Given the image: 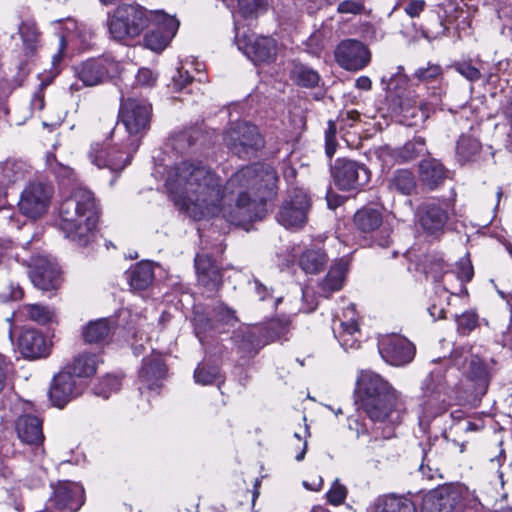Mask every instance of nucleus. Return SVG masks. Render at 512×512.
<instances>
[{
  "label": "nucleus",
  "mask_w": 512,
  "mask_h": 512,
  "mask_svg": "<svg viewBox=\"0 0 512 512\" xmlns=\"http://www.w3.org/2000/svg\"><path fill=\"white\" fill-rule=\"evenodd\" d=\"M277 180L270 165L256 163L238 170L224 186L203 160L188 159L169 170L166 187L175 205L192 219L222 217L242 226L263 217L264 202Z\"/></svg>",
  "instance_id": "1"
},
{
  "label": "nucleus",
  "mask_w": 512,
  "mask_h": 512,
  "mask_svg": "<svg viewBox=\"0 0 512 512\" xmlns=\"http://www.w3.org/2000/svg\"><path fill=\"white\" fill-rule=\"evenodd\" d=\"M98 219L93 193L77 188L61 203L57 225L66 239L78 246H86L94 239Z\"/></svg>",
  "instance_id": "2"
},
{
  "label": "nucleus",
  "mask_w": 512,
  "mask_h": 512,
  "mask_svg": "<svg viewBox=\"0 0 512 512\" xmlns=\"http://www.w3.org/2000/svg\"><path fill=\"white\" fill-rule=\"evenodd\" d=\"M357 392L361 407L372 421L399 420L401 399L380 375L362 371L357 379Z\"/></svg>",
  "instance_id": "3"
},
{
  "label": "nucleus",
  "mask_w": 512,
  "mask_h": 512,
  "mask_svg": "<svg viewBox=\"0 0 512 512\" xmlns=\"http://www.w3.org/2000/svg\"><path fill=\"white\" fill-rule=\"evenodd\" d=\"M148 27V10L139 5L124 4L108 14L110 37L121 43L134 39Z\"/></svg>",
  "instance_id": "4"
},
{
  "label": "nucleus",
  "mask_w": 512,
  "mask_h": 512,
  "mask_svg": "<svg viewBox=\"0 0 512 512\" xmlns=\"http://www.w3.org/2000/svg\"><path fill=\"white\" fill-rule=\"evenodd\" d=\"M138 149V140L122 144V147L112 145L108 139L95 141L90 145L87 156L90 162L100 169L112 172L122 171L131 161L133 153Z\"/></svg>",
  "instance_id": "5"
},
{
  "label": "nucleus",
  "mask_w": 512,
  "mask_h": 512,
  "mask_svg": "<svg viewBox=\"0 0 512 512\" xmlns=\"http://www.w3.org/2000/svg\"><path fill=\"white\" fill-rule=\"evenodd\" d=\"M152 116V106L144 99L127 98L122 99L119 119L129 134L127 142L132 139H140L148 131Z\"/></svg>",
  "instance_id": "6"
},
{
  "label": "nucleus",
  "mask_w": 512,
  "mask_h": 512,
  "mask_svg": "<svg viewBox=\"0 0 512 512\" xmlns=\"http://www.w3.org/2000/svg\"><path fill=\"white\" fill-rule=\"evenodd\" d=\"M470 502L462 486H444L424 495L421 512H464Z\"/></svg>",
  "instance_id": "7"
},
{
  "label": "nucleus",
  "mask_w": 512,
  "mask_h": 512,
  "mask_svg": "<svg viewBox=\"0 0 512 512\" xmlns=\"http://www.w3.org/2000/svg\"><path fill=\"white\" fill-rule=\"evenodd\" d=\"M224 141L230 151L241 158L249 157L263 145L257 127L245 121L232 123Z\"/></svg>",
  "instance_id": "8"
},
{
  "label": "nucleus",
  "mask_w": 512,
  "mask_h": 512,
  "mask_svg": "<svg viewBox=\"0 0 512 512\" xmlns=\"http://www.w3.org/2000/svg\"><path fill=\"white\" fill-rule=\"evenodd\" d=\"M152 30L145 36L146 46L155 51L164 50L179 28V21L163 11H148V27Z\"/></svg>",
  "instance_id": "9"
},
{
  "label": "nucleus",
  "mask_w": 512,
  "mask_h": 512,
  "mask_svg": "<svg viewBox=\"0 0 512 512\" xmlns=\"http://www.w3.org/2000/svg\"><path fill=\"white\" fill-rule=\"evenodd\" d=\"M423 412L427 418L435 417L447 410L450 404L446 381L440 370L433 371L424 382Z\"/></svg>",
  "instance_id": "10"
},
{
  "label": "nucleus",
  "mask_w": 512,
  "mask_h": 512,
  "mask_svg": "<svg viewBox=\"0 0 512 512\" xmlns=\"http://www.w3.org/2000/svg\"><path fill=\"white\" fill-rule=\"evenodd\" d=\"M236 44L254 64L268 63L275 59L277 43L271 37L254 34H236Z\"/></svg>",
  "instance_id": "11"
},
{
  "label": "nucleus",
  "mask_w": 512,
  "mask_h": 512,
  "mask_svg": "<svg viewBox=\"0 0 512 512\" xmlns=\"http://www.w3.org/2000/svg\"><path fill=\"white\" fill-rule=\"evenodd\" d=\"M51 197V187L40 182L29 183L21 193L19 211L30 219H37L47 211Z\"/></svg>",
  "instance_id": "12"
},
{
  "label": "nucleus",
  "mask_w": 512,
  "mask_h": 512,
  "mask_svg": "<svg viewBox=\"0 0 512 512\" xmlns=\"http://www.w3.org/2000/svg\"><path fill=\"white\" fill-rule=\"evenodd\" d=\"M332 175L336 186L344 191L357 190L370 179L369 171L364 165L347 159L336 160Z\"/></svg>",
  "instance_id": "13"
},
{
  "label": "nucleus",
  "mask_w": 512,
  "mask_h": 512,
  "mask_svg": "<svg viewBox=\"0 0 512 512\" xmlns=\"http://www.w3.org/2000/svg\"><path fill=\"white\" fill-rule=\"evenodd\" d=\"M379 352L382 358L394 366L410 363L415 356L414 345L405 337L391 334L379 339Z\"/></svg>",
  "instance_id": "14"
},
{
  "label": "nucleus",
  "mask_w": 512,
  "mask_h": 512,
  "mask_svg": "<svg viewBox=\"0 0 512 512\" xmlns=\"http://www.w3.org/2000/svg\"><path fill=\"white\" fill-rule=\"evenodd\" d=\"M332 330L334 336L344 350L358 349L360 347L361 332L356 319V310L353 304H349L342 316H336Z\"/></svg>",
  "instance_id": "15"
},
{
  "label": "nucleus",
  "mask_w": 512,
  "mask_h": 512,
  "mask_svg": "<svg viewBox=\"0 0 512 512\" xmlns=\"http://www.w3.org/2000/svg\"><path fill=\"white\" fill-rule=\"evenodd\" d=\"M309 208L310 199L308 195L302 191L296 192L280 208L277 221L286 229L302 228L307 222Z\"/></svg>",
  "instance_id": "16"
},
{
  "label": "nucleus",
  "mask_w": 512,
  "mask_h": 512,
  "mask_svg": "<svg viewBox=\"0 0 512 512\" xmlns=\"http://www.w3.org/2000/svg\"><path fill=\"white\" fill-rule=\"evenodd\" d=\"M118 70L114 61L101 57L89 59L75 67V74L85 86H96L113 76Z\"/></svg>",
  "instance_id": "17"
},
{
  "label": "nucleus",
  "mask_w": 512,
  "mask_h": 512,
  "mask_svg": "<svg viewBox=\"0 0 512 512\" xmlns=\"http://www.w3.org/2000/svg\"><path fill=\"white\" fill-rule=\"evenodd\" d=\"M335 57L341 67L350 71H358L366 67L371 54L368 48L356 40H346L336 49Z\"/></svg>",
  "instance_id": "18"
},
{
  "label": "nucleus",
  "mask_w": 512,
  "mask_h": 512,
  "mask_svg": "<svg viewBox=\"0 0 512 512\" xmlns=\"http://www.w3.org/2000/svg\"><path fill=\"white\" fill-rule=\"evenodd\" d=\"M463 373L473 384V394L476 397L483 396L490 382L491 364L484 362L479 356L471 354L465 360Z\"/></svg>",
  "instance_id": "19"
},
{
  "label": "nucleus",
  "mask_w": 512,
  "mask_h": 512,
  "mask_svg": "<svg viewBox=\"0 0 512 512\" xmlns=\"http://www.w3.org/2000/svg\"><path fill=\"white\" fill-rule=\"evenodd\" d=\"M53 499L57 508L76 512L84 503V489L75 482H59L53 487Z\"/></svg>",
  "instance_id": "20"
},
{
  "label": "nucleus",
  "mask_w": 512,
  "mask_h": 512,
  "mask_svg": "<svg viewBox=\"0 0 512 512\" xmlns=\"http://www.w3.org/2000/svg\"><path fill=\"white\" fill-rule=\"evenodd\" d=\"M76 381L70 371H61L53 379L49 397L56 407H64L79 394Z\"/></svg>",
  "instance_id": "21"
},
{
  "label": "nucleus",
  "mask_w": 512,
  "mask_h": 512,
  "mask_svg": "<svg viewBox=\"0 0 512 512\" xmlns=\"http://www.w3.org/2000/svg\"><path fill=\"white\" fill-rule=\"evenodd\" d=\"M18 349L27 359H38L49 354V346L44 336L35 329H26L21 333Z\"/></svg>",
  "instance_id": "22"
},
{
  "label": "nucleus",
  "mask_w": 512,
  "mask_h": 512,
  "mask_svg": "<svg viewBox=\"0 0 512 512\" xmlns=\"http://www.w3.org/2000/svg\"><path fill=\"white\" fill-rule=\"evenodd\" d=\"M417 218L420 226L428 234H436L442 231L447 222L448 215L444 208L436 203H426L417 210Z\"/></svg>",
  "instance_id": "23"
},
{
  "label": "nucleus",
  "mask_w": 512,
  "mask_h": 512,
  "mask_svg": "<svg viewBox=\"0 0 512 512\" xmlns=\"http://www.w3.org/2000/svg\"><path fill=\"white\" fill-rule=\"evenodd\" d=\"M429 116L428 105L418 97H406L400 102V122L408 127L422 125Z\"/></svg>",
  "instance_id": "24"
},
{
  "label": "nucleus",
  "mask_w": 512,
  "mask_h": 512,
  "mask_svg": "<svg viewBox=\"0 0 512 512\" xmlns=\"http://www.w3.org/2000/svg\"><path fill=\"white\" fill-rule=\"evenodd\" d=\"M195 268L200 285L208 291H215L220 287L222 283L220 268L209 256L197 255L195 258Z\"/></svg>",
  "instance_id": "25"
},
{
  "label": "nucleus",
  "mask_w": 512,
  "mask_h": 512,
  "mask_svg": "<svg viewBox=\"0 0 512 512\" xmlns=\"http://www.w3.org/2000/svg\"><path fill=\"white\" fill-rule=\"evenodd\" d=\"M427 151L425 139L422 137H415L411 141L406 142L401 148L387 149L382 152L384 161L388 158L402 163L416 159Z\"/></svg>",
  "instance_id": "26"
},
{
  "label": "nucleus",
  "mask_w": 512,
  "mask_h": 512,
  "mask_svg": "<svg viewBox=\"0 0 512 512\" xmlns=\"http://www.w3.org/2000/svg\"><path fill=\"white\" fill-rule=\"evenodd\" d=\"M59 271L55 264L40 259L31 272L33 284L44 291L55 288L58 282Z\"/></svg>",
  "instance_id": "27"
},
{
  "label": "nucleus",
  "mask_w": 512,
  "mask_h": 512,
  "mask_svg": "<svg viewBox=\"0 0 512 512\" xmlns=\"http://www.w3.org/2000/svg\"><path fill=\"white\" fill-rule=\"evenodd\" d=\"M16 430L19 438L28 444H40L44 439L42 422L36 416L24 415L18 418Z\"/></svg>",
  "instance_id": "28"
},
{
  "label": "nucleus",
  "mask_w": 512,
  "mask_h": 512,
  "mask_svg": "<svg viewBox=\"0 0 512 512\" xmlns=\"http://www.w3.org/2000/svg\"><path fill=\"white\" fill-rule=\"evenodd\" d=\"M166 375V366L160 354L147 357L143 360V366L140 370V379L146 384L148 389H154L158 386V381Z\"/></svg>",
  "instance_id": "29"
},
{
  "label": "nucleus",
  "mask_w": 512,
  "mask_h": 512,
  "mask_svg": "<svg viewBox=\"0 0 512 512\" xmlns=\"http://www.w3.org/2000/svg\"><path fill=\"white\" fill-rule=\"evenodd\" d=\"M420 178L430 189L438 187L446 178V169L437 159H426L419 166Z\"/></svg>",
  "instance_id": "30"
},
{
  "label": "nucleus",
  "mask_w": 512,
  "mask_h": 512,
  "mask_svg": "<svg viewBox=\"0 0 512 512\" xmlns=\"http://www.w3.org/2000/svg\"><path fill=\"white\" fill-rule=\"evenodd\" d=\"M31 173L30 167L21 160H9L0 167V183L7 188L16 182L24 180Z\"/></svg>",
  "instance_id": "31"
},
{
  "label": "nucleus",
  "mask_w": 512,
  "mask_h": 512,
  "mask_svg": "<svg viewBox=\"0 0 512 512\" xmlns=\"http://www.w3.org/2000/svg\"><path fill=\"white\" fill-rule=\"evenodd\" d=\"M382 222V212L375 207L365 206L359 209L354 215L355 227L363 233L375 231L381 226Z\"/></svg>",
  "instance_id": "32"
},
{
  "label": "nucleus",
  "mask_w": 512,
  "mask_h": 512,
  "mask_svg": "<svg viewBox=\"0 0 512 512\" xmlns=\"http://www.w3.org/2000/svg\"><path fill=\"white\" fill-rule=\"evenodd\" d=\"M126 277L131 288L144 290L152 283L154 278L152 264L148 261L137 263L126 272Z\"/></svg>",
  "instance_id": "33"
},
{
  "label": "nucleus",
  "mask_w": 512,
  "mask_h": 512,
  "mask_svg": "<svg viewBox=\"0 0 512 512\" xmlns=\"http://www.w3.org/2000/svg\"><path fill=\"white\" fill-rule=\"evenodd\" d=\"M346 272L347 265L343 261H339L332 265L320 285L321 295L329 297L331 293L340 290L343 286Z\"/></svg>",
  "instance_id": "34"
},
{
  "label": "nucleus",
  "mask_w": 512,
  "mask_h": 512,
  "mask_svg": "<svg viewBox=\"0 0 512 512\" xmlns=\"http://www.w3.org/2000/svg\"><path fill=\"white\" fill-rule=\"evenodd\" d=\"M374 512H417L412 501L406 497L386 495L379 498L375 504Z\"/></svg>",
  "instance_id": "35"
},
{
  "label": "nucleus",
  "mask_w": 512,
  "mask_h": 512,
  "mask_svg": "<svg viewBox=\"0 0 512 512\" xmlns=\"http://www.w3.org/2000/svg\"><path fill=\"white\" fill-rule=\"evenodd\" d=\"M19 34L23 42V49L27 56H32L40 47V32L33 20H25L19 26Z\"/></svg>",
  "instance_id": "36"
},
{
  "label": "nucleus",
  "mask_w": 512,
  "mask_h": 512,
  "mask_svg": "<svg viewBox=\"0 0 512 512\" xmlns=\"http://www.w3.org/2000/svg\"><path fill=\"white\" fill-rule=\"evenodd\" d=\"M290 78L299 86L313 88L318 85L320 76L311 67L300 62H293L290 68Z\"/></svg>",
  "instance_id": "37"
},
{
  "label": "nucleus",
  "mask_w": 512,
  "mask_h": 512,
  "mask_svg": "<svg viewBox=\"0 0 512 512\" xmlns=\"http://www.w3.org/2000/svg\"><path fill=\"white\" fill-rule=\"evenodd\" d=\"M111 331L112 325L108 319H98L84 327L83 338L88 343H100L109 337Z\"/></svg>",
  "instance_id": "38"
},
{
  "label": "nucleus",
  "mask_w": 512,
  "mask_h": 512,
  "mask_svg": "<svg viewBox=\"0 0 512 512\" xmlns=\"http://www.w3.org/2000/svg\"><path fill=\"white\" fill-rule=\"evenodd\" d=\"M327 262L326 254L321 249H307L299 258V266L305 273H319Z\"/></svg>",
  "instance_id": "39"
},
{
  "label": "nucleus",
  "mask_w": 512,
  "mask_h": 512,
  "mask_svg": "<svg viewBox=\"0 0 512 512\" xmlns=\"http://www.w3.org/2000/svg\"><path fill=\"white\" fill-rule=\"evenodd\" d=\"M98 365L97 356L94 354H80L75 359L73 364L66 368L65 371H70L73 377H90L95 374Z\"/></svg>",
  "instance_id": "40"
},
{
  "label": "nucleus",
  "mask_w": 512,
  "mask_h": 512,
  "mask_svg": "<svg viewBox=\"0 0 512 512\" xmlns=\"http://www.w3.org/2000/svg\"><path fill=\"white\" fill-rule=\"evenodd\" d=\"M416 188V180L411 171L400 169L395 171L389 180V189L403 195L411 194Z\"/></svg>",
  "instance_id": "41"
},
{
  "label": "nucleus",
  "mask_w": 512,
  "mask_h": 512,
  "mask_svg": "<svg viewBox=\"0 0 512 512\" xmlns=\"http://www.w3.org/2000/svg\"><path fill=\"white\" fill-rule=\"evenodd\" d=\"M55 24V29L59 34L61 51L66 45L76 42L78 38L82 37L77 22L74 19L67 18L65 20H59Z\"/></svg>",
  "instance_id": "42"
},
{
  "label": "nucleus",
  "mask_w": 512,
  "mask_h": 512,
  "mask_svg": "<svg viewBox=\"0 0 512 512\" xmlns=\"http://www.w3.org/2000/svg\"><path fill=\"white\" fill-rule=\"evenodd\" d=\"M443 268L444 265L442 262L435 263L431 266L429 273L433 274V278L436 281L442 282L444 291L451 295H458L461 292L456 283V274L450 271H445L443 274H440L439 272L442 271Z\"/></svg>",
  "instance_id": "43"
},
{
  "label": "nucleus",
  "mask_w": 512,
  "mask_h": 512,
  "mask_svg": "<svg viewBox=\"0 0 512 512\" xmlns=\"http://www.w3.org/2000/svg\"><path fill=\"white\" fill-rule=\"evenodd\" d=\"M22 313L38 324H47L54 321L55 312L47 306L28 304L23 306Z\"/></svg>",
  "instance_id": "44"
},
{
  "label": "nucleus",
  "mask_w": 512,
  "mask_h": 512,
  "mask_svg": "<svg viewBox=\"0 0 512 512\" xmlns=\"http://www.w3.org/2000/svg\"><path fill=\"white\" fill-rule=\"evenodd\" d=\"M219 377V369L216 366L199 365L194 372L196 383L201 385H210Z\"/></svg>",
  "instance_id": "45"
},
{
  "label": "nucleus",
  "mask_w": 512,
  "mask_h": 512,
  "mask_svg": "<svg viewBox=\"0 0 512 512\" xmlns=\"http://www.w3.org/2000/svg\"><path fill=\"white\" fill-rule=\"evenodd\" d=\"M456 283L460 292H467L465 284L469 282L474 274L473 267L468 259H462L457 264Z\"/></svg>",
  "instance_id": "46"
},
{
  "label": "nucleus",
  "mask_w": 512,
  "mask_h": 512,
  "mask_svg": "<svg viewBox=\"0 0 512 512\" xmlns=\"http://www.w3.org/2000/svg\"><path fill=\"white\" fill-rule=\"evenodd\" d=\"M458 332L469 334L478 324V315L474 311H466L456 317Z\"/></svg>",
  "instance_id": "47"
},
{
  "label": "nucleus",
  "mask_w": 512,
  "mask_h": 512,
  "mask_svg": "<svg viewBox=\"0 0 512 512\" xmlns=\"http://www.w3.org/2000/svg\"><path fill=\"white\" fill-rule=\"evenodd\" d=\"M454 69L470 82L478 81L482 74L470 61H459L453 65Z\"/></svg>",
  "instance_id": "48"
},
{
  "label": "nucleus",
  "mask_w": 512,
  "mask_h": 512,
  "mask_svg": "<svg viewBox=\"0 0 512 512\" xmlns=\"http://www.w3.org/2000/svg\"><path fill=\"white\" fill-rule=\"evenodd\" d=\"M414 76L420 81L430 82L442 76V68L440 65L429 63L427 67L418 68Z\"/></svg>",
  "instance_id": "49"
},
{
  "label": "nucleus",
  "mask_w": 512,
  "mask_h": 512,
  "mask_svg": "<svg viewBox=\"0 0 512 512\" xmlns=\"http://www.w3.org/2000/svg\"><path fill=\"white\" fill-rule=\"evenodd\" d=\"M365 10V0H343L337 6L339 14L360 15Z\"/></svg>",
  "instance_id": "50"
},
{
  "label": "nucleus",
  "mask_w": 512,
  "mask_h": 512,
  "mask_svg": "<svg viewBox=\"0 0 512 512\" xmlns=\"http://www.w3.org/2000/svg\"><path fill=\"white\" fill-rule=\"evenodd\" d=\"M347 496V489L336 479L327 492V500L332 505H340Z\"/></svg>",
  "instance_id": "51"
},
{
  "label": "nucleus",
  "mask_w": 512,
  "mask_h": 512,
  "mask_svg": "<svg viewBox=\"0 0 512 512\" xmlns=\"http://www.w3.org/2000/svg\"><path fill=\"white\" fill-rule=\"evenodd\" d=\"M240 12L244 16L257 14L265 9L266 0H237Z\"/></svg>",
  "instance_id": "52"
},
{
  "label": "nucleus",
  "mask_w": 512,
  "mask_h": 512,
  "mask_svg": "<svg viewBox=\"0 0 512 512\" xmlns=\"http://www.w3.org/2000/svg\"><path fill=\"white\" fill-rule=\"evenodd\" d=\"M120 389V381L115 376H107L96 388L95 393L104 398H108L112 392Z\"/></svg>",
  "instance_id": "53"
},
{
  "label": "nucleus",
  "mask_w": 512,
  "mask_h": 512,
  "mask_svg": "<svg viewBox=\"0 0 512 512\" xmlns=\"http://www.w3.org/2000/svg\"><path fill=\"white\" fill-rule=\"evenodd\" d=\"M214 318V322L224 324H233L236 321L235 312L224 304H218L214 308Z\"/></svg>",
  "instance_id": "54"
},
{
  "label": "nucleus",
  "mask_w": 512,
  "mask_h": 512,
  "mask_svg": "<svg viewBox=\"0 0 512 512\" xmlns=\"http://www.w3.org/2000/svg\"><path fill=\"white\" fill-rule=\"evenodd\" d=\"M136 84L143 87H152L157 81V74L149 68H140L136 75Z\"/></svg>",
  "instance_id": "55"
},
{
  "label": "nucleus",
  "mask_w": 512,
  "mask_h": 512,
  "mask_svg": "<svg viewBox=\"0 0 512 512\" xmlns=\"http://www.w3.org/2000/svg\"><path fill=\"white\" fill-rule=\"evenodd\" d=\"M191 81L192 78L188 71H184L183 69H178L172 77L173 87L179 91L184 89Z\"/></svg>",
  "instance_id": "56"
},
{
  "label": "nucleus",
  "mask_w": 512,
  "mask_h": 512,
  "mask_svg": "<svg viewBox=\"0 0 512 512\" xmlns=\"http://www.w3.org/2000/svg\"><path fill=\"white\" fill-rule=\"evenodd\" d=\"M195 331L197 336L200 338V334L206 332L207 330L216 328L214 322L210 319H205L204 316L200 314H196L194 318Z\"/></svg>",
  "instance_id": "57"
},
{
  "label": "nucleus",
  "mask_w": 512,
  "mask_h": 512,
  "mask_svg": "<svg viewBox=\"0 0 512 512\" xmlns=\"http://www.w3.org/2000/svg\"><path fill=\"white\" fill-rule=\"evenodd\" d=\"M335 133H336L335 126L332 122H330L329 130L326 133V145H325V151L329 158H331L336 151Z\"/></svg>",
  "instance_id": "58"
},
{
  "label": "nucleus",
  "mask_w": 512,
  "mask_h": 512,
  "mask_svg": "<svg viewBox=\"0 0 512 512\" xmlns=\"http://www.w3.org/2000/svg\"><path fill=\"white\" fill-rule=\"evenodd\" d=\"M14 256V246L11 240L0 239V263L10 260Z\"/></svg>",
  "instance_id": "59"
},
{
  "label": "nucleus",
  "mask_w": 512,
  "mask_h": 512,
  "mask_svg": "<svg viewBox=\"0 0 512 512\" xmlns=\"http://www.w3.org/2000/svg\"><path fill=\"white\" fill-rule=\"evenodd\" d=\"M426 3L424 0H413L405 7V12L411 18L418 17L425 9Z\"/></svg>",
  "instance_id": "60"
},
{
  "label": "nucleus",
  "mask_w": 512,
  "mask_h": 512,
  "mask_svg": "<svg viewBox=\"0 0 512 512\" xmlns=\"http://www.w3.org/2000/svg\"><path fill=\"white\" fill-rule=\"evenodd\" d=\"M401 69H402V67H398V70H401ZM395 81L397 83L405 82V76L401 73V71H398L395 74L388 73V74L382 76V82L383 83H387L388 89H393L394 88L392 86H393V83Z\"/></svg>",
  "instance_id": "61"
},
{
  "label": "nucleus",
  "mask_w": 512,
  "mask_h": 512,
  "mask_svg": "<svg viewBox=\"0 0 512 512\" xmlns=\"http://www.w3.org/2000/svg\"><path fill=\"white\" fill-rule=\"evenodd\" d=\"M23 295V291L20 287H11V292L10 294H0V299L2 301H7V300H18L22 297Z\"/></svg>",
  "instance_id": "62"
},
{
  "label": "nucleus",
  "mask_w": 512,
  "mask_h": 512,
  "mask_svg": "<svg viewBox=\"0 0 512 512\" xmlns=\"http://www.w3.org/2000/svg\"><path fill=\"white\" fill-rule=\"evenodd\" d=\"M0 213H1V218L9 219V222L13 227H15L17 229L20 228V226H21L20 221L18 219L17 220L15 219L17 215L15 213H10V209H3V210H1Z\"/></svg>",
  "instance_id": "63"
},
{
  "label": "nucleus",
  "mask_w": 512,
  "mask_h": 512,
  "mask_svg": "<svg viewBox=\"0 0 512 512\" xmlns=\"http://www.w3.org/2000/svg\"><path fill=\"white\" fill-rule=\"evenodd\" d=\"M355 86L360 90L368 91L372 87V82L369 77L360 76L359 78L356 79Z\"/></svg>",
  "instance_id": "64"
}]
</instances>
